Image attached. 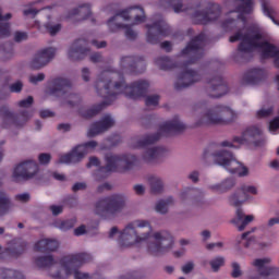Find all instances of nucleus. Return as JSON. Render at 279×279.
<instances>
[{
  "mask_svg": "<svg viewBox=\"0 0 279 279\" xmlns=\"http://www.w3.org/2000/svg\"><path fill=\"white\" fill-rule=\"evenodd\" d=\"M110 239L118 236L120 247L143 245L151 256H162L173 248V236L167 231L154 233L151 223L147 220L137 219L129 222L122 231L117 227L111 228Z\"/></svg>",
  "mask_w": 279,
  "mask_h": 279,
  "instance_id": "nucleus-1",
  "label": "nucleus"
},
{
  "mask_svg": "<svg viewBox=\"0 0 279 279\" xmlns=\"http://www.w3.org/2000/svg\"><path fill=\"white\" fill-rule=\"evenodd\" d=\"M240 43L239 51L250 53L259 51L263 58H274V63L279 69V49L267 41L263 28L258 24L244 26L230 37V43Z\"/></svg>",
  "mask_w": 279,
  "mask_h": 279,
  "instance_id": "nucleus-2",
  "label": "nucleus"
},
{
  "mask_svg": "<svg viewBox=\"0 0 279 279\" xmlns=\"http://www.w3.org/2000/svg\"><path fill=\"white\" fill-rule=\"evenodd\" d=\"M145 21V11L141 7H134L122 11L120 14L111 17L107 25L110 29L114 31L119 27H123L126 38L131 40L136 38V32L132 29L134 25H141Z\"/></svg>",
  "mask_w": 279,
  "mask_h": 279,
  "instance_id": "nucleus-3",
  "label": "nucleus"
},
{
  "mask_svg": "<svg viewBox=\"0 0 279 279\" xmlns=\"http://www.w3.org/2000/svg\"><path fill=\"white\" fill-rule=\"evenodd\" d=\"M235 147L234 144L230 142H222L221 145L211 155L213 161L223 169L228 170L229 173H236L240 178H247L250 175V168L245 165L236 161L230 148Z\"/></svg>",
  "mask_w": 279,
  "mask_h": 279,
  "instance_id": "nucleus-4",
  "label": "nucleus"
},
{
  "mask_svg": "<svg viewBox=\"0 0 279 279\" xmlns=\"http://www.w3.org/2000/svg\"><path fill=\"white\" fill-rule=\"evenodd\" d=\"M234 111L226 106H217L205 110L201 118V125H228L234 121Z\"/></svg>",
  "mask_w": 279,
  "mask_h": 279,
  "instance_id": "nucleus-5",
  "label": "nucleus"
},
{
  "mask_svg": "<svg viewBox=\"0 0 279 279\" xmlns=\"http://www.w3.org/2000/svg\"><path fill=\"white\" fill-rule=\"evenodd\" d=\"M82 263H84V255H70L63 257L60 260L61 270L57 275V278H69V276L73 275L74 279L88 278V274L77 270V268L82 267Z\"/></svg>",
  "mask_w": 279,
  "mask_h": 279,
  "instance_id": "nucleus-6",
  "label": "nucleus"
},
{
  "mask_svg": "<svg viewBox=\"0 0 279 279\" xmlns=\"http://www.w3.org/2000/svg\"><path fill=\"white\" fill-rule=\"evenodd\" d=\"M241 5L235 12L229 13V19L223 23L225 29H233V27H241L245 25L244 14H252L254 12V0H240Z\"/></svg>",
  "mask_w": 279,
  "mask_h": 279,
  "instance_id": "nucleus-7",
  "label": "nucleus"
},
{
  "mask_svg": "<svg viewBox=\"0 0 279 279\" xmlns=\"http://www.w3.org/2000/svg\"><path fill=\"white\" fill-rule=\"evenodd\" d=\"M250 195H258V186L243 183L239 186L238 191L229 197V204L235 208H241L245 202L251 199Z\"/></svg>",
  "mask_w": 279,
  "mask_h": 279,
  "instance_id": "nucleus-8",
  "label": "nucleus"
},
{
  "mask_svg": "<svg viewBox=\"0 0 279 279\" xmlns=\"http://www.w3.org/2000/svg\"><path fill=\"white\" fill-rule=\"evenodd\" d=\"M38 163L34 160H27L15 166L12 178L15 182H23V180H32L38 175Z\"/></svg>",
  "mask_w": 279,
  "mask_h": 279,
  "instance_id": "nucleus-9",
  "label": "nucleus"
},
{
  "mask_svg": "<svg viewBox=\"0 0 279 279\" xmlns=\"http://www.w3.org/2000/svg\"><path fill=\"white\" fill-rule=\"evenodd\" d=\"M97 147L96 142H88L87 144L75 147L70 154L61 155L59 162L61 165H71V162H80L86 154H90Z\"/></svg>",
  "mask_w": 279,
  "mask_h": 279,
  "instance_id": "nucleus-10",
  "label": "nucleus"
},
{
  "mask_svg": "<svg viewBox=\"0 0 279 279\" xmlns=\"http://www.w3.org/2000/svg\"><path fill=\"white\" fill-rule=\"evenodd\" d=\"M271 263L270 257H263L254 259L251 265L258 269V275L251 276L247 279H266V278H274L278 276L279 269L277 267L270 266L267 267Z\"/></svg>",
  "mask_w": 279,
  "mask_h": 279,
  "instance_id": "nucleus-11",
  "label": "nucleus"
},
{
  "mask_svg": "<svg viewBox=\"0 0 279 279\" xmlns=\"http://www.w3.org/2000/svg\"><path fill=\"white\" fill-rule=\"evenodd\" d=\"M123 208V197L120 195L111 196L99 201L96 205V210L98 215L106 213V215H114Z\"/></svg>",
  "mask_w": 279,
  "mask_h": 279,
  "instance_id": "nucleus-12",
  "label": "nucleus"
},
{
  "mask_svg": "<svg viewBox=\"0 0 279 279\" xmlns=\"http://www.w3.org/2000/svg\"><path fill=\"white\" fill-rule=\"evenodd\" d=\"M107 166L101 169V172L110 173L111 171H119V169H128L131 162H134V156H119L107 155Z\"/></svg>",
  "mask_w": 279,
  "mask_h": 279,
  "instance_id": "nucleus-13",
  "label": "nucleus"
},
{
  "mask_svg": "<svg viewBox=\"0 0 279 279\" xmlns=\"http://www.w3.org/2000/svg\"><path fill=\"white\" fill-rule=\"evenodd\" d=\"M149 86V83L142 81L138 83H135L131 86L125 85V83L116 84L113 86L114 93H124L128 97L136 98L138 95H143V92Z\"/></svg>",
  "mask_w": 279,
  "mask_h": 279,
  "instance_id": "nucleus-14",
  "label": "nucleus"
},
{
  "mask_svg": "<svg viewBox=\"0 0 279 279\" xmlns=\"http://www.w3.org/2000/svg\"><path fill=\"white\" fill-rule=\"evenodd\" d=\"M54 56V48H45L39 50L31 61L32 69H43V66H47V64L53 60Z\"/></svg>",
  "mask_w": 279,
  "mask_h": 279,
  "instance_id": "nucleus-15",
  "label": "nucleus"
},
{
  "mask_svg": "<svg viewBox=\"0 0 279 279\" xmlns=\"http://www.w3.org/2000/svg\"><path fill=\"white\" fill-rule=\"evenodd\" d=\"M263 134V129L259 126H251L244 131V133L235 137L233 140V143H238L239 145H245V143H250L251 141H254L256 136H260Z\"/></svg>",
  "mask_w": 279,
  "mask_h": 279,
  "instance_id": "nucleus-16",
  "label": "nucleus"
},
{
  "mask_svg": "<svg viewBox=\"0 0 279 279\" xmlns=\"http://www.w3.org/2000/svg\"><path fill=\"white\" fill-rule=\"evenodd\" d=\"M86 41L77 40L72 44L68 49V58L71 60H82L84 58V53H86V48H84Z\"/></svg>",
  "mask_w": 279,
  "mask_h": 279,
  "instance_id": "nucleus-17",
  "label": "nucleus"
},
{
  "mask_svg": "<svg viewBox=\"0 0 279 279\" xmlns=\"http://www.w3.org/2000/svg\"><path fill=\"white\" fill-rule=\"evenodd\" d=\"M114 125V120L110 116L105 117L100 122L94 124L88 132L89 136H97V134H101V132H106V130L112 128Z\"/></svg>",
  "mask_w": 279,
  "mask_h": 279,
  "instance_id": "nucleus-18",
  "label": "nucleus"
},
{
  "mask_svg": "<svg viewBox=\"0 0 279 279\" xmlns=\"http://www.w3.org/2000/svg\"><path fill=\"white\" fill-rule=\"evenodd\" d=\"M147 27V40L148 43H151L154 45L156 44V38L165 34V29H167V24H165V22H157L151 26L148 25Z\"/></svg>",
  "mask_w": 279,
  "mask_h": 279,
  "instance_id": "nucleus-19",
  "label": "nucleus"
},
{
  "mask_svg": "<svg viewBox=\"0 0 279 279\" xmlns=\"http://www.w3.org/2000/svg\"><path fill=\"white\" fill-rule=\"evenodd\" d=\"M236 228L240 232H242V230H245V228H247V226H250V223H252V221H254V219H256V216L254 215H245L243 213V209H241L240 207H238L236 211Z\"/></svg>",
  "mask_w": 279,
  "mask_h": 279,
  "instance_id": "nucleus-20",
  "label": "nucleus"
},
{
  "mask_svg": "<svg viewBox=\"0 0 279 279\" xmlns=\"http://www.w3.org/2000/svg\"><path fill=\"white\" fill-rule=\"evenodd\" d=\"M262 12L264 16L270 19V21L279 27V22L275 17L278 16V10L276 7L271 5V0H262Z\"/></svg>",
  "mask_w": 279,
  "mask_h": 279,
  "instance_id": "nucleus-21",
  "label": "nucleus"
},
{
  "mask_svg": "<svg viewBox=\"0 0 279 279\" xmlns=\"http://www.w3.org/2000/svg\"><path fill=\"white\" fill-rule=\"evenodd\" d=\"M58 245L56 240L43 239L36 243L35 250H37V252H53L58 250Z\"/></svg>",
  "mask_w": 279,
  "mask_h": 279,
  "instance_id": "nucleus-22",
  "label": "nucleus"
},
{
  "mask_svg": "<svg viewBox=\"0 0 279 279\" xmlns=\"http://www.w3.org/2000/svg\"><path fill=\"white\" fill-rule=\"evenodd\" d=\"M234 186V180L232 179H226L225 181L220 183H215L209 186L214 193H228L230 189Z\"/></svg>",
  "mask_w": 279,
  "mask_h": 279,
  "instance_id": "nucleus-23",
  "label": "nucleus"
},
{
  "mask_svg": "<svg viewBox=\"0 0 279 279\" xmlns=\"http://www.w3.org/2000/svg\"><path fill=\"white\" fill-rule=\"evenodd\" d=\"M184 123L180 119H174L166 122L162 126L163 132H182L184 130Z\"/></svg>",
  "mask_w": 279,
  "mask_h": 279,
  "instance_id": "nucleus-24",
  "label": "nucleus"
},
{
  "mask_svg": "<svg viewBox=\"0 0 279 279\" xmlns=\"http://www.w3.org/2000/svg\"><path fill=\"white\" fill-rule=\"evenodd\" d=\"M202 38L203 36L196 37L194 40H192L186 48L182 51L183 56H191L193 53H197V50L199 47H202Z\"/></svg>",
  "mask_w": 279,
  "mask_h": 279,
  "instance_id": "nucleus-25",
  "label": "nucleus"
},
{
  "mask_svg": "<svg viewBox=\"0 0 279 279\" xmlns=\"http://www.w3.org/2000/svg\"><path fill=\"white\" fill-rule=\"evenodd\" d=\"M210 84L211 90H217V94H213V97H221V95H226L228 87L223 84L221 78H215Z\"/></svg>",
  "mask_w": 279,
  "mask_h": 279,
  "instance_id": "nucleus-26",
  "label": "nucleus"
},
{
  "mask_svg": "<svg viewBox=\"0 0 279 279\" xmlns=\"http://www.w3.org/2000/svg\"><path fill=\"white\" fill-rule=\"evenodd\" d=\"M12 210V203L5 195V193L0 192V217L3 215H8V213Z\"/></svg>",
  "mask_w": 279,
  "mask_h": 279,
  "instance_id": "nucleus-27",
  "label": "nucleus"
},
{
  "mask_svg": "<svg viewBox=\"0 0 279 279\" xmlns=\"http://www.w3.org/2000/svg\"><path fill=\"white\" fill-rule=\"evenodd\" d=\"M197 80H199L197 72L190 70L183 74L179 82L183 84V86H191V84L197 82Z\"/></svg>",
  "mask_w": 279,
  "mask_h": 279,
  "instance_id": "nucleus-28",
  "label": "nucleus"
},
{
  "mask_svg": "<svg viewBox=\"0 0 279 279\" xmlns=\"http://www.w3.org/2000/svg\"><path fill=\"white\" fill-rule=\"evenodd\" d=\"M265 77V71L262 69H254L248 73V84H258Z\"/></svg>",
  "mask_w": 279,
  "mask_h": 279,
  "instance_id": "nucleus-29",
  "label": "nucleus"
},
{
  "mask_svg": "<svg viewBox=\"0 0 279 279\" xmlns=\"http://www.w3.org/2000/svg\"><path fill=\"white\" fill-rule=\"evenodd\" d=\"M171 204H173V199L171 197L167 198L166 201H159L156 204L155 209L157 213L165 215V213H167V210L169 209V206H171Z\"/></svg>",
  "mask_w": 279,
  "mask_h": 279,
  "instance_id": "nucleus-30",
  "label": "nucleus"
},
{
  "mask_svg": "<svg viewBox=\"0 0 279 279\" xmlns=\"http://www.w3.org/2000/svg\"><path fill=\"white\" fill-rule=\"evenodd\" d=\"M209 265H210L213 271L217 272L221 269V267H223V265H226V257H223V256L214 257L209 262Z\"/></svg>",
  "mask_w": 279,
  "mask_h": 279,
  "instance_id": "nucleus-31",
  "label": "nucleus"
},
{
  "mask_svg": "<svg viewBox=\"0 0 279 279\" xmlns=\"http://www.w3.org/2000/svg\"><path fill=\"white\" fill-rule=\"evenodd\" d=\"M160 154H162V149L161 148H148L147 151L144 155V159L147 162H151V160H154L155 158H158V156H160Z\"/></svg>",
  "mask_w": 279,
  "mask_h": 279,
  "instance_id": "nucleus-32",
  "label": "nucleus"
},
{
  "mask_svg": "<svg viewBox=\"0 0 279 279\" xmlns=\"http://www.w3.org/2000/svg\"><path fill=\"white\" fill-rule=\"evenodd\" d=\"M80 16V19H87L88 15L90 14V7L89 5H83L77 9H74L72 12V16L77 15Z\"/></svg>",
  "mask_w": 279,
  "mask_h": 279,
  "instance_id": "nucleus-33",
  "label": "nucleus"
},
{
  "mask_svg": "<svg viewBox=\"0 0 279 279\" xmlns=\"http://www.w3.org/2000/svg\"><path fill=\"white\" fill-rule=\"evenodd\" d=\"M231 268H232V271H231L232 278H241V276H243L241 264H239L238 262L231 263Z\"/></svg>",
  "mask_w": 279,
  "mask_h": 279,
  "instance_id": "nucleus-34",
  "label": "nucleus"
},
{
  "mask_svg": "<svg viewBox=\"0 0 279 279\" xmlns=\"http://www.w3.org/2000/svg\"><path fill=\"white\" fill-rule=\"evenodd\" d=\"M250 234H252V231L243 233L242 236L238 239V241L242 243L244 247H250V244L252 243V241H254V238L250 236Z\"/></svg>",
  "mask_w": 279,
  "mask_h": 279,
  "instance_id": "nucleus-35",
  "label": "nucleus"
},
{
  "mask_svg": "<svg viewBox=\"0 0 279 279\" xmlns=\"http://www.w3.org/2000/svg\"><path fill=\"white\" fill-rule=\"evenodd\" d=\"M268 130L270 134H279V118H275L269 122Z\"/></svg>",
  "mask_w": 279,
  "mask_h": 279,
  "instance_id": "nucleus-36",
  "label": "nucleus"
},
{
  "mask_svg": "<svg viewBox=\"0 0 279 279\" xmlns=\"http://www.w3.org/2000/svg\"><path fill=\"white\" fill-rule=\"evenodd\" d=\"M274 114V109L271 107H264L257 111V117L264 119L265 117H270Z\"/></svg>",
  "mask_w": 279,
  "mask_h": 279,
  "instance_id": "nucleus-37",
  "label": "nucleus"
},
{
  "mask_svg": "<svg viewBox=\"0 0 279 279\" xmlns=\"http://www.w3.org/2000/svg\"><path fill=\"white\" fill-rule=\"evenodd\" d=\"M197 16L203 23H208V21H215L217 19L215 13H199Z\"/></svg>",
  "mask_w": 279,
  "mask_h": 279,
  "instance_id": "nucleus-38",
  "label": "nucleus"
},
{
  "mask_svg": "<svg viewBox=\"0 0 279 279\" xmlns=\"http://www.w3.org/2000/svg\"><path fill=\"white\" fill-rule=\"evenodd\" d=\"M46 29L51 36H56V33L60 32V29H62V26H60V24L49 23L46 25Z\"/></svg>",
  "mask_w": 279,
  "mask_h": 279,
  "instance_id": "nucleus-39",
  "label": "nucleus"
},
{
  "mask_svg": "<svg viewBox=\"0 0 279 279\" xmlns=\"http://www.w3.org/2000/svg\"><path fill=\"white\" fill-rule=\"evenodd\" d=\"M56 90H64V88H68L69 81L64 78H59L54 81Z\"/></svg>",
  "mask_w": 279,
  "mask_h": 279,
  "instance_id": "nucleus-40",
  "label": "nucleus"
},
{
  "mask_svg": "<svg viewBox=\"0 0 279 279\" xmlns=\"http://www.w3.org/2000/svg\"><path fill=\"white\" fill-rule=\"evenodd\" d=\"M39 165H49L51 162V155L44 153L38 156Z\"/></svg>",
  "mask_w": 279,
  "mask_h": 279,
  "instance_id": "nucleus-41",
  "label": "nucleus"
},
{
  "mask_svg": "<svg viewBox=\"0 0 279 279\" xmlns=\"http://www.w3.org/2000/svg\"><path fill=\"white\" fill-rule=\"evenodd\" d=\"M101 86H105V88L102 89L104 93L109 94V97H112V94H110V90H108V88H110V81L105 80V81H100L97 83V87L101 88Z\"/></svg>",
  "mask_w": 279,
  "mask_h": 279,
  "instance_id": "nucleus-42",
  "label": "nucleus"
},
{
  "mask_svg": "<svg viewBox=\"0 0 279 279\" xmlns=\"http://www.w3.org/2000/svg\"><path fill=\"white\" fill-rule=\"evenodd\" d=\"M195 269V264L193 262H187L182 266L183 274H191Z\"/></svg>",
  "mask_w": 279,
  "mask_h": 279,
  "instance_id": "nucleus-43",
  "label": "nucleus"
},
{
  "mask_svg": "<svg viewBox=\"0 0 279 279\" xmlns=\"http://www.w3.org/2000/svg\"><path fill=\"white\" fill-rule=\"evenodd\" d=\"M43 80H45V74L43 73L29 76L31 84H38V82H43Z\"/></svg>",
  "mask_w": 279,
  "mask_h": 279,
  "instance_id": "nucleus-44",
  "label": "nucleus"
},
{
  "mask_svg": "<svg viewBox=\"0 0 279 279\" xmlns=\"http://www.w3.org/2000/svg\"><path fill=\"white\" fill-rule=\"evenodd\" d=\"M15 43H23V40H27V33L16 32L14 34Z\"/></svg>",
  "mask_w": 279,
  "mask_h": 279,
  "instance_id": "nucleus-45",
  "label": "nucleus"
},
{
  "mask_svg": "<svg viewBox=\"0 0 279 279\" xmlns=\"http://www.w3.org/2000/svg\"><path fill=\"white\" fill-rule=\"evenodd\" d=\"M159 99L160 98L157 95L148 96L146 98V106H156Z\"/></svg>",
  "mask_w": 279,
  "mask_h": 279,
  "instance_id": "nucleus-46",
  "label": "nucleus"
},
{
  "mask_svg": "<svg viewBox=\"0 0 279 279\" xmlns=\"http://www.w3.org/2000/svg\"><path fill=\"white\" fill-rule=\"evenodd\" d=\"M23 83H21V81H17L10 86L11 93H21Z\"/></svg>",
  "mask_w": 279,
  "mask_h": 279,
  "instance_id": "nucleus-47",
  "label": "nucleus"
},
{
  "mask_svg": "<svg viewBox=\"0 0 279 279\" xmlns=\"http://www.w3.org/2000/svg\"><path fill=\"white\" fill-rule=\"evenodd\" d=\"M102 108H104V106L95 107V108L88 110L87 113L83 114V117H86L87 119L89 117H95V114H97V112H99Z\"/></svg>",
  "mask_w": 279,
  "mask_h": 279,
  "instance_id": "nucleus-48",
  "label": "nucleus"
},
{
  "mask_svg": "<svg viewBox=\"0 0 279 279\" xmlns=\"http://www.w3.org/2000/svg\"><path fill=\"white\" fill-rule=\"evenodd\" d=\"M34 104V98L32 96L27 97L26 99L20 101V107L21 108H29Z\"/></svg>",
  "mask_w": 279,
  "mask_h": 279,
  "instance_id": "nucleus-49",
  "label": "nucleus"
},
{
  "mask_svg": "<svg viewBox=\"0 0 279 279\" xmlns=\"http://www.w3.org/2000/svg\"><path fill=\"white\" fill-rule=\"evenodd\" d=\"M207 250H221L223 248V242H215L206 245Z\"/></svg>",
  "mask_w": 279,
  "mask_h": 279,
  "instance_id": "nucleus-50",
  "label": "nucleus"
},
{
  "mask_svg": "<svg viewBox=\"0 0 279 279\" xmlns=\"http://www.w3.org/2000/svg\"><path fill=\"white\" fill-rule=\"evenodd\" d=\"M52 264H53V258L51 256L45 257L38 262V265H41V267H47Z\"/></svg>",
  "mask_w": 279,
  "mask_h": 279,
  "instance_id": "nucleus-51",
  "label": "nucleus"
},
{
  "mask_svg": "<svg viewBox=\"0 0 279 279\" xmlns=\"http://www.w3.org/2000/svg\"><path fill=\"white\" fill-rule=\"evenodd\" d=\"M268 228H274V226H279V215L270 218L267 222Z\"/></svg>",
  "mask_w": 279,
  "mask_h": 279,
  "instance_id": "nucleus-52",
  "label": "nucleus"
},
{
  "mask_svg": "<svg viewBox=\"0 0 279 279\" xmlns=\"http://www.w3.org/2000/svg\"><path fill=\"white\" fill-rule=\"evenodd\" d=\"M85 233H86V227L85 226H81V227H78L74 230L75 236H82V234H85Z\"/></svg>",
  "mask_w": 279,
  "mask_h": 279,
  "instance_id": "nucleus-53",
  "label": "nucleus"
},
{
  "mask_svg": "<svg viewBox=\"0 0 279 279\" xmlns=\"http://www.w3.org/2000/svg\"><path fill=\"white\" fill-rule=\"evenodd\" d=\"M52 215L58 216L62 213V206L53 205L50 207Z\"/></svg>",
  "mask_w": 279,
  "mask_h": 279,
  "instance_id": "nucleus-54",
  "label": "nucleus"
},
{
  "mask_svg": "<svg viewBox=\"0 0 279 279\" xmlns=\"http://www.w3.org/2000/svg\"><path fill=\"white\" fill-rule=\"evenodd\" d=\"M17 202H29V194L24 193L16 196Z\"/></svg>",
  "mask_w": 279,
  "mask_h": 279,
  "instance_id": "nucleus-55",
  "label": "nucleus"
},
{
  "mask_svg": "<svg viewBox=\"0 0 279 279\" xmlns=\"http://www.w3.org/2000/svg\"><path fill=\"white\" fill-rule=\"evenodd\" d=\"M4 123H13L14 125H21V123L16 122L14 116H8L4 120Z\"/></svg>",
  "mask_w": 279,
  "mask_h": 279,
  "instance_id": "nucleus-56",
  "label": "nucleus"
},
{
  "mask_svg": "<svg viewBox=\"0 0 279 279\" xmlns=\"http://www.w3.org/2000/svg\"><path fill=\"white\" fill-rule=\"evenodd\" d=\"M86 189V183H75L73 185V191H84Z\"/></svg>",
  "mask_w": 279,
  "mask_h": 279,
  "instance_id": "nucleus-57",
  "label": "nucleus"
},
{
  "mask_svg": "<svg viewBox=\"0 0 279 279\" xmlns=\"http://www.w3.org/2000/svg\"><path fill=\"white\" fill-rule=\"evenodd\" d=\"M134 191L137 195H143V193H145V186L143 185H135L134 186Z\"/></svg>",
  "mask_w": 279,
  "mask_h": 279,
  "instance_id": "nucleus-58",
  "label": "nucleus"
},
{
  "mask_svg": "<svg viewBox=\"0 0 279 279\" xmlns=\"http://www.w3.org/2000/svg\"><path fill=\"white\" fill-rule=\"evenodd\" d=\"M97 165H99V159H97L96 157H92L87 167H97Z\"/></svg>",
  "mask_w": 279,
  "mask_h": 279,
  "instance_id": "nucleus-59",
  "label": "nucleus"
},
{
  "mask_svg": "<svg viewBox=\"0 0 279 279\" xmlns=\"http://www.w3.org/2000/svg\"><path fill=\"white\" fill-rule=\"evenodd\" d=\"M201 235L203 241H208V239H210V231L208 230L202 231Z\"/></svg>",
  "mask_w": 279,
  "mask_h": 279,
  "instance_id": "nucleus-60",
  "label": "nucleus"
},
{
  "mask_svg": "<svg viewBox=\"0 0 279 279\" xmlns=\"http://www.w3.org/2000/svg\"><path fill=\"white\" fill-rule=\"evenodd\" d=\"M40 117H43L44 119H47L48 117H53V112L49 110H44L40 112Z\"/></svg>",
  "mask_w": 279,
  "mask_h": 279,
  "instance_id": "nucleus-61",
  "label": "nucleus"
},
{
  "mask_svg": "<svg viewBox=\"0 0 279 279\" xmlns=\"http://www.w3.org/2000/svg\"><path fill=\"white\" fill-rule=\"evenodd\" d=\"M190 180H192V182H197V180H199V173L198 172H192L190 174Z\"/></svg>",
  "mask_w": 279,
  "mask_h": 279,
  "instance_id": "nucleus-62",
  "label": "nucleus"
},
{
  "mask_svg": "<svg viewBox=\"0 0 279 279\" xmlns=\"http://www.w3.org/2000/svg\"><path fill=\"white\" fill-rule=\"evenodd\" d=\"M161 47H162V49H165L166 51H171V43H169V41H163V43L161 44Z\"/></svg>",
  "mask_w": 279,
  "mask_h": 279,
  "instance_id": "nucleus-63",
  "label": "nucleus"
},
{
  "mask_svg": "<svg viewBox=\"0 0 279 279\" xmlns=\"http://www.w3.org/2000/svg\"><path fill=\"white\" fill-rule=\"evenodd\" d=\"M269 167H271V169H279V161L278 160L270 161Z\"/></svg>",
  "mask_w": 279,
  "mask_h": 279,
  "instance_id": "nucleus-64",
  "label": "nucleus"
}]
</instances>
